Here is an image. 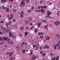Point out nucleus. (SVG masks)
<instances>
[{"label": "nucleus", "instance_id": "nucleus-4", "mask_svg": "<svg viewBox=\"0 0 60 60\" xmlns=\"http://www.w3.org/2000/svg\"><path fill=\"white\" fill-rule=\"evenodd\" d=\"M47 15H49L51 14V12L49 11H48L47 12Z\"/></svg>", "mask_w": 60, "mask_h": 60}, {"label": "nucleus", "instance_id": "nucleus-7", "mask_svg": "<svg viewBox=\"0 0 60 60\" xmlns=\"http://www.w3.org/2000/svg\"><path fill=\"white\" fill-rule=\"evenodd\" d=\"M50 38V37H46V41H48V40H49Z\"/></svg>", "mask_w": 60, "mask_h": 60}, {"label": "nucleus", "instance_id": "nucleus-54", "mask_svg": "<svg viewBox=\"0 0 60 60\" xmlns=\"http://www.w3.org/2000/svg\"><path fill=\"white\" fill-rule=\"evenodd\" d=\"M3 22H4V21H0V23H3Z\"/></svg>", "mask_w": 60, "mask_h": 60}, {"label": "nucleus", "instance_id": "nucleus-61", "mask_svg": "<svg viewBox=\"0 0 60 60\" xmlns=\"http://www.w3.org/2000/svg\"><path fill=\"white\" fill-rule=\"evenodd\" d=\"M0 45H2L3 44V43L2 42H1L0 43Z\"/></svg>", "mask_w": 60, "mask_h": 60}, {"label": "nucleus", "instance_id": "nucleus-47", "mask_svg": "<svg viewBox=\"0 0 60 60\" xmlns=\"http://www.w3.org/2000/svg\"><path fill=\"white\" fill-rule=\"evenodd\" d=\"M41 35V32H39L38 34V35Z\"/></svg>", "mask_w": 60, "mask_h": 60}, {"label": "nucleus", "instance_id": "nucleus-6", "mask_svg": "<svg viewBox=\"0 0 60 60\" xmlns=\"http://www.w3.org/2000/svg\"><path fill=\"white\" fill-rule=\"evenodd\" d=\"M9 36H11V37H12L13 36V35H14L13 34L11 35V32H10L9 33Z\"/></svg>", "mask_w": 60, "mask_h": 60}, {"label": "nucleus", "instance_id": "nucleus-22", "mask_svg": "<svg viewBox=\"0 0 60 60\" xmlns=\"http://www.w3.org/2000/svg\"><path fill=\"white\" fill-rule=\"evenodd\" d=\"M11 45H13V44H15L14 42H11Z\"/></svg>", "mask_w": 60, "mask_h": 60}, {"label": "nucleus", "instance_id": "nucleus-62", "mask_svg": "<svg viewBox=\"0 0 60 60\" xmlns=\"http://www.w3.org/2000/svg\"><path fill=\"white\" fill-rule=\"evenodd\" d=\"M2 32H0V34H2Z\"/></svg>", "mask_w": 60, "mask_h": 60}, {"label": "nucleus", "instance_id": "nucleus-26", "mask_svg": "<svg viewBox=\"0 0 60 60\" xmlns=\"http://www.w3.org/2000/svg\"><path fill=\"white\" fill-rule=\"evenodd\" d=\"M45 47L46 48H47V49H49V46H47V45H46L45 46Z\"/></svg>", "mask_w": 60, "mask_h": 60}, {"label": "nucleus", "instance_id": "nucleus-1", "mask_svg": "<svg viewBox=\"0 0 60 60\" xmlns=\"http://www.w3.org/2000/svg\"><path fill=\"white\" fill-rule=\"evenodd\" d=\"M22 1H21L20 4V6H23L25 5V0H22Z\"/></svg>", "mask_w": 60, "mask_h": 60}, {"label": "nucleus", "instance_id": "nucleus-53", "mask_svg": "<svg viewBox=\"0 0 60 60\" xmlns=\"http://www.w3.org/2000/svg\"><path fill=\"white\" fill-rule=\"evenodd\" d=\"M4 28V27L3 26H1V28L2 29H3Z\"/></svg>", "mask_w": 60, "mask_h": 60}, {"label": "nucleus", "instance_id": "nucleus-24", "mask_svg": "<svg viewBox=\"0 0 60 60\" xmlns=\"http://www.w3.org/2000/svg\"><path fill=\"white\" fill-rule=\"evenodd\" d=\"M10 32V30L9 29H8L6 31V32H7V33H9Z\"/></svg>", "mask_w": 60, "mask_h": 60}, {"label": "nucleus", "instance_id": "nucleus-43", "mask_svg": "<svg viewBox=\"0 0 60 60\" xmlns=\"http://www.w3.org/2000/svg\"><path fill=\"white\" fill-rule=\"evenodd\" d=\"M23 29H24V28H23V27H21L20 28V29H21V30H23Z\"/></svg>", "mask_w": 60, "mask_h": 60}, {"label": "nucleus", "instance_id": "nucleus-19", "mask_svg": "<svg viewBox=\"0 0 60 60\" xmlns=\"http://www.w3.org/2000/svg\"><path fill=\"white\" fill-rule=\"evenodd\" d=\"M39 48V47L38 46H37L36 47V48L35 49L36 50H37Z\"/></svg>", "mask_w": 60, "mask_h": 60}, {"label": "nucleus", "instance_id": "nucleus-29", "mask_svg": "<svg viewBox=\"0 0 60 60\" xmlns=\"http://www.w3.org/2000/svg\"><path fill=\"white\" fill-rule=\"evenodd\" d=\"M39 48H40V49H41V50H42V47L41 46H40L39 47Z\"/></svg>", "mask_w": 60, "mask_h": 60}, {"label": "nucleus", "instance_id": "nucleus-37", "mask_svg": "<svg viewBox=\"0 0 60 60\" xmlns=\"http://www.w3.org/2000/svg\"><path fill=\"white\" fill-rule=\"evenodd\" d=\"M30 1V0H26V3H29V2Z\"/></svg>", "mask_w": 60, "mask_h": 60}, {"label": "nucleus", "instance_id": "nucleus-18", "mask_svg": "<svg viewBox=\"0 0 60 60\" xmlns=\"http://www.w3.org/2000/svg\"><path fill=\"white\" fill-rule=\"evenodd\" d=\"M16 48H17V49H19L20 48V46L19 45L17 46H16Z\"/></svg>", "mask_w": 60, "mask_h": 60}, {"label": "nucleus", "instance_id": "nucleus-30", "mask_svg": "<svg viewBox=\"0 0 60 60\" xmlns=\"http://www.w3.org/2000/svg\"><path fill=\"white\" fill-rule=\"evenodd\" d=\"M38 30V29H35V33H36L37 31V30Z\"/></svg>", "mask_w": 60, "mask_h": 60}, {"label": "nucleus", "instance_id": "nucleus-16", "mask_svg": "<svg viewBox=\"0 0 60 60\" xmlns=\"http://www.w3.org/2000/svg\"><path fill=\"white\" fill-rule=\"evenodd\" d=\"M14 59V57H10V60H13Z\"/></svg>", "mask_w": 60, "mask_h": 60}, {"label": "nucleus", "instance_id": "nucleus-63", "mask_svg": "<svg viewBox=\"0 0 60 60\" xmlns=\"http://www.w3.org/2000/svg\"><path fill=\"white\" fill-rule=\"evenodd\" d=\"M14 12H16V10L15 9L14 10Z\"/></svg>", "mask_w": 60, "mask_h": 60}, {"label": "nucleus", "instance_id": "nucleus-10", "mask_svg": "<svg viewBox=\"0 0 60 60\" xmlns=\"http://www.w3.org/2000/svg\"><path fill=\"white\" fill-rule=\"evenodd\" d=\"M9 22H6V25L7 27H8V26H9Z\"/></svg>", "mask_w": 60, "mask_h": 60}, {"label": "nucleus", "instance_id": "nucleus-40", "mask_svg": "<svg viewBox=\"0 0 60 60\" xmlns=\"http://www.w3.org/2000/svg\"><path fill=\"white\" fill-rule=\"evenodd\" d=\"M44 9H46V8H47V7L46 6H44Z\"/></svg>", "mask_w": 60, "mask_h": 60}, {"label": "nucleus", "instance_id": "nucleus-45", "mask_svg": "<svg viewBox=\"0 0 60 60\" xmlns=\"http://www.w3.org/2000/svg\"><path fill=\"white\" fill-rule=\"evenodd\" d=\"M33 28V26H32L31 27L30 29V30H32V28Z\"/></svg>", "mask_w": 60, "mask_h": 60}, {"label": "nucleus", "instance_id": "nucleus-9", "mask_svg": "<svg viewBox=\"0 0 60 60\" xmlns=\"http://www.w3.org/2000/svg\"><path fill=\"white\" fill-rule=\"evenodd\" d=\"M5 2H6V0H2L1 1V3H2V2L4 3Z\"/></svg>", "mask_w": 60, "mask_h": 60}, {"label": "nucleus", "instance_id": "nucleus-42", "mask_svg": "<svg viewBox=\"0 0 60 60\" xmlns=\"http://www.w3.org/2000/svg\"><path fill=\"white\" fill-rule=\"evenodd\" d=\"M40 8H41V7H40V6H38V10H40Z\"/></svg>", "mask_w": 60, "mask_h": 60}, {"label": "nucleus", "instance_id": "nucleus-21", "mask_svg": "<svg viewBox=\"0 0 60 60\" xmlns=\"http://www.w3.org/2000/svg\"><path fill=\"white\" fill-rule=\"evenodd\" d=\"M57 49L58 50H60V46H59L57 48Z\"/></svg>", "mask_w": 60, "mask_h": 60}, {"label": "nucleus", "instance_id": "nucleus-52", "mask_svg": "<svg viewBox=\"0 0 60 60\" xmlns=\"http://www.w3.org/2000/svg\"><path fill=\"white\" fill-rule=\"evenodd\" d=\"M54 24L55 25H56L57 24L56 22H54Z\"/></svg>", "mask_w": 60, "mask_h": 60}, {"label": "nucleus", "instance_id": "nucleus-60", "mask_svg": "<svg viewBox=\"0 0 60 60\" xmlns=\"http://www.w3.org/2000/svg\"><path fill=\"white\" fill-rule=\"evenodd\" d=\"M43 21L44 22H46V21L45 20H43Z\"/></svg>", "mask_w": 60, "mask_h": 60}, {"label": "nucleus", "instance_id": "nucleus-49", "mask_svg": "<svg viewBox=\"0 0 60 60\" xmlns=\"http://www.w3.org/2000/svg\"><path fill=\"white\" fill-rule=\"evenodd\" d=\"M31 12V11L30 10H28L27 11V12Z\"/></svg>", "mask_w": 60, "mask_h": 60}, {"label": "nucleus", "instance_id": "nucleus-23", "mask_svg": "<svg viewBox=\"0 0 60 60\" xmlns=\"http://www.w3.org/2000/svg\"><path fill=\"white\" fill-rule=\"evenodd\" d=\"M45 29H46L47 27H48V25H46V26H44Z\"/></svg>", "mask_w": 60, "mask_h": 60}, {"label": "nucleus", "instance_id": "nucleus-15", "mask_svg": "<svg viewBox=\"0 0 60 60\" xmlns=\"http://www.w3.org/2000/svg\"><path fill=\"white\" fill-rule=\"evenodd\" d=\"M12 17H13V15H12V17H10V18H8L9 20H10L11 19H12Z\"/></svg>", "mask_w": 60, "mask_h": 60}, {"label": "nucleus", "instance_id": "nucleus-28", "mask_svg": "<svg viewBox=\"0 0 60 60\" xmlns=\"http://www.w3.org/2000/svg\"><path fill=\"white\" fill-rule=\"evenodd\" d=\"M46 17H47L48 18H49L50 17V16L49 15H48L47 16H46Z\"/></svg>", "mask_w": 60, "mask_h": 60}, {"label": "nucleus", "instance_id": "nucleus-41", "mask_svg": "<svg viewBox=\"0 0 60 60\" xmlns=\"http://www.w3.org/2000/svg\"><path fill=\"white\" fill-rule=\"evenodd\" d=\"M22 43L23 45H25V42H22Z\"/></svg>", "mask_w": 60, "mask_h": 60}, {"label": "nucleus", "instance_id": "nucleus-38", "mask_svg": "<svg viewBox=\"0 0 60 60\" xmlns=\"http://www.w3.org/2000/svg\"><path fill=\"white\" fill-rule=\"evenodd\" d=\"M36 11L38 12H41V10H36Z\"/></svg>", "mask_w": 60, "mask_h": 60}, {"label": "nucleus", "instance_id": "nucleus-48", "mask_svg": "<svg viewBox=\"0 0 60 60\" xmlns=\"http://www.w3.org/2000/svg\"><path fill=\"white\" fill-rule=\"evenodd\" d=\"M40 8H42H42H43L44 7L42 6H41L40 7Z\"/></svg>", "mask_w": 60, "mask_h": 60}, {"label": "nucleus", "instance_id": "nucleus-20", "mask_svg": "<svg viewBox=\"0 0 60 60\" xmlns=\"http://www.w3.org/2000/svg\"><path fill=\"white\" fill-rule=\"evenodd\" d=\"M27 34H28V33L27 32H26L25 33V35L26 36V35H27Z\"/></svg>", "mask_w": 60, "mask_h": 60}, {"label": "nucleus", "instance_id": "nucleus-39", "mask_svg": "<svg viewBox=\"0 0 60 60\" xmlns=\"http://www.w3.org/2000/svg\"><path fill=\"white\" fill-rule=\"evenodd\" d=\"M56 59V57H53V60H55Z\"/></svg>", "mask_w": 60, "mask_h": 60}, {"label": "nucleus", "instance_id": "nucleus-27", "mask_svg": "<svg viewBox=\"0 0 60 60\" xmlns=\"http://www.w3.org/2000/svg\"><path fill=\"white\" fill-rule=\"evenodd\" d=\"M46 54L45 53H44L42 54V56H45Z\"/></svg>", "mask_w": 60, "mask_h": 60}, {"label": "nucleus", "instance_id": "nucleus-14", "mask_svg": "<svg viewBox=\"0 0 60 60\" xmlns=\"http://www.w3.org/2000/svg\"><path fill=\"white\" fill-rule=\"evenodd\" d=\"M26 52V50L25 49L23 50L22 51V53L23 54L25 53Z\"/></svg>", "mask_w": 60, "mask_h": 60}, {"label": "nucleus", "instance_id": "nucleus-57", "mask_svg": "<svg viewBox=\"0 0 60 60\" xmlns=\"http://www.w3.org/2000/svg\"><path fill=\"white\" fill-rule=\"evenodd\" d=\"M50 55L51 56H53V54L52 53H51L50 54Z\"/></svg>", "mask_w": 60, "mask_h": 60}, {"label": "nucleus", "instance_id": "nucleus-51", "mask_svg": "<svg viewBox=\"0 0 60 60\" xmlns=\"http://www.w3.org/2000/svg\"><path fill=\"white\" fill-rule=\"evenodd\" d=\"M12 20H13V21L14 22H15V21H16L15 20V19H13Z\"/></svg>", "mask_w": 60, "mask_h": 60}, {"label": "nucleus", "instance_id": "nucleus-44", "mask_svg": "<svg viewBox=\"0 0 60 60\" xmlns=\"http://www.w3.org/2000/svg\"><path fill=\"white\" fill-rule=\"evenodd\" d=\"M8 23H9V24H10V25H11V22H8Z\"/></svg>", "mask_w": 60, "mask_h": 60}, {"label": "nucleus", "instance_id": "nucleus-8", "mask_svg": "<svg viewBox=\"0 0 60 60\" xmlns=\"http://www.w3.org/2000/svg\"><path fill=\"white\" fill-rule=\"evenodd\" d=\"M41 12L42 13H44L45 11H44L43 9H41Z\"/></svg>", "mask_w": 60, "mask_h": 60}, {"label": "nucleus", "instance_id": "nucleus-25", "mask_svg": "<svg viewBox=\"0 0 60 60\" xmlns=\"http://www.w3.org/2000/svg\"><path fill=\"white\" fill-rule=\"evenodd\" d=\"M59 57L58 56L57 57V58H56V60H59Z\"/></svg>", "mask_w": 60, "mask_h": 60}, {"label": "nucleus", "instance_id": "nucleus-50", "mask_svg": "<svg viewBox=\"0 0 60 60\" xmlns=\"http://www.w3.org/2000/svg\"><path fill=\"white\" fill-rule=\"evenodd\" d=\"M33 48H34L35 47H36V46H35V45H33Z\"/></svg>", "mask_w": 60, "mask_h": 60}, {"label": "nucleus", "instance_id": "nucleus-3", "mask_svg": "<svg viewBox=\"0 0 60 60\" xmlns=\"http://www.w3.org/2000/svg\"><path fill=\"white\" fill-rule=\"evenodd\" d=\"M23 13H24V11H22L21 12H20L19 13L21 15L20 16V18H23V16H24V14H23Z\"/></svg>", "mask_w": 60, "mask_h": 60}, {"label": "nucleus", "instance_id": "nucleus-33", "mask_svg": "<svg viewBox=\"0 0 60 60\" xmlns=\"http://www.w3.org/2000/svg\"><path fill=\"white\" fill-rule=\"evenodd\" d=\"M43 38V36H42L40 37V38L41 39H42V38Z\"/></svg>", "mask_w": 60, "mask_h": 60}, {"label": "nucleus", "instance_id": "nucleus-35", "mask_svg": "<svg viewBox=\"0 0 60 60\" xmlns=\"http://www.w3.org/2000/svg\"><path fill=\"white\" fill-rule=\"evenodd\" d=\"M14 28H17V25H15L14 26Z\"/></svg>", "mask_w": 60, "mask_h": 60}, {"label": "nucleus", "instance_id": "nucleus-31", "mask_svg": "<svg viewBox=\"0 0 60 60\" xmlns=\"http://www.w3.org/2000/svg\"><path fill=\"white\" fill-rule=\"evenodd\" d=\"M3 39L4 40H7V38H5V37H4L3 38Z\"/></svg>", "mask_w": 60, "mask_h": 60}, {"label": "nucleus", "instance_id": "nucleus-55", "mask_svg": "<svg viewBox=\"0 0 60 60\" xmlns=\"http://www.w3.org/2000/svg\"><path fill=\"white\" fill-rule=\"evenodd\" d=\"M26 29H27V30L29 29V28L28 27H26Z\"/></svg>", "mask_w": 60, "mask_h": 60}, {"label": "nucleus", "instance_id": "nucleus-13", "mask_svg": "<svg viewBox=\"0 0 60 60\" xmlns=\"http://www.w3.org/2000/svg\"><path fill=\"white\" fill-rule=\"evenodd\" d=\"M30 51L31 52L30 55H32L33 54V50H31Z\"/></svg>", "mask_w": 60, "mask_h": 60}, {"label": "nucleus", "instance_id": "nucleus-59", "mask_svg": "<svg viewBox=\"0 0 60 60\" xmlns=\"http://www.w3.org/2000/svg\"><path fill=\"white\" fill-rule=\"evenodd\" d=\"M57 15H58V16H59V14L58 13H57Z\"/></svg>", "mask_w": 60, "mask_h": 60}, {"label": "nucleus", "instance_id": "nucleus-5", "mask_svg": "<svg viewBox=\"0 0 60 60\" xmlns=\"http://www.w3.org/2000/svg\"><path fill=\"white\" fill-rule=\"evenodd\" d=\"M41 25V23H38L37 24V25L38 26V27H39Z\"/></svg>", "mask_w": 60, "mask_h": 60}, {"label": "nucleus", "instance_id": "nucleus-56", "mask_svg": "<svg viewBox=\"0 0 60 60\" xmlns=\"http://www.w3.org/2000/svg\"><path fill=\"white\" fill-rule=\"evenodd\" d=\"M25 44L26 46L27 45V43H25Z\"/></svg>", "mask_w": 60, "mask_h": 60}, {"label": "nucleus", "instance_id": "nucleus-17", "mask_svg": "<svg viewBox=\"0 0 60 60\" xmlns=\"http://www.w3.org/2000/svg\"><path fill=\"white\" fill-rule=\"evenodd\" d=\"M56 45H55L54 47V49H56Z\"/></svg>", "mask_w": 60, "mask_h": 60}, {"label": "nucleus", "instance_id": "nucleus-36", "mask_svg": "<svg viewBox=\"0 0 60 60\" xmlns=\"http://www.w3.org/2000/svg\"><path fill=\"white\" fill-rule=\"evenodd\" d=\"M56 36L57 37H59L60 36V35H59V34H58Z\"/></svg>", "mask_w": 60, "mask_h": 60}, {"label": "nucleus", "instance_id": "nucleus-58", "mask_svg": "<svg viewBox=\"0 0 60 60\" xmlns=\"http://www.w3.org/2000/svg\"><path fill=\"white\" fill-rule=\"evenodd\" d=\"M32 9H34V7L33 6L31 8Z\"/></svg>", "mask_w": 60, "mask_h": 60}, {"label": "nucleus", "instance_id": "nucleus-2", "mask_svg": "<svg viewBox=\"0 0 60 60\" xmlns=\"http://www.w3.org/2000/svg\"><path fill=\"white\" fill-rule=\"evenodd\" d=\"M2 7L3 9H6V12H8V11H9V8H6L4 6H2Z\"/></svg>", "mask_w": 60, "mask_h": 60}, {"label": "nucleus", "instance_id": "nucleus-11", "mask_svg": "<svg viewBox=\"0 0 60 60\" xmlns=\"http://www.w3.org/2000/svg\"><path fill=\"white\" fill-rule=\"evenodd\" d=\"M13 53H14L13 52H12L9 53V56H12V54H13Z\"/></svg>", "mask_w": 60, "mask_h": 60}, {"label": "nucleus", "instance_id": "nucleus-46", "mask_svg": "<svg viewBox=\"0 0 60 60\" xmlns=\"http://www.w3.org/2000/svg\"><path fill=\"white\" fill-rule=\"evenodd\" d=\"M9 1L10 2H12L13 1V0H9Z\"/></svg>", "mask_w": 60, "mask_h": 60}, {"label": "nucleus", "instance_id": "nucleus-32", "mask_svg": "<svg viewBox=\"0 0 60 60\" xmlns=\"http://www.w3.org/2000/svg\"><path fill=\"white\" fill-rule=\"evenodd\" d=\"M56 45L57 47V46H58L60 45L59 44V43H58L57 44V45Z\"/></svg>", "mask_w": 60, "mask_h": 60}, {"label": "nucleus", "instance_id": "nucleus-12", "mask_svg": "<svg viewBox=\"0 0 60 60\" xmlns=\"http://www.w3.org/2000/svg\"><path fill=\"white\" fill-rule=\"evenodd\" d=\"M57 24L56 25H59L60 24V22H59L58 21H57Z\"/></svg>", "mask_w": 60, "mask_h": 60}, {"label": "nucleus", "instance_id": "nucleus-34", "mask_svg": "<svg viewBox=\"0 0 60 60\" xmlns=\"http://www.w3.org/2000/svg\"><path fill=\"white\" fill-rule=\"evenodd\" d=\"M2 30L4 31L6 30V28H5L4 27L2 29Z\"/></svg>", "mask_w": 60, "mask_h": 60}, {"label": "nucleus", "instance_id": "nucleus-64", "mask_svg": "<svg viewBox=\"0 0 60 60\" xmlns=\"http://www.w3.org/2000/svg\"><path fill=\"white\" fill-rule=\"evenodd\" d=\"M5 47H7V45H4Z\"/></svg>", "mask_w": 60, "mask_h": 60}]
</instances>
